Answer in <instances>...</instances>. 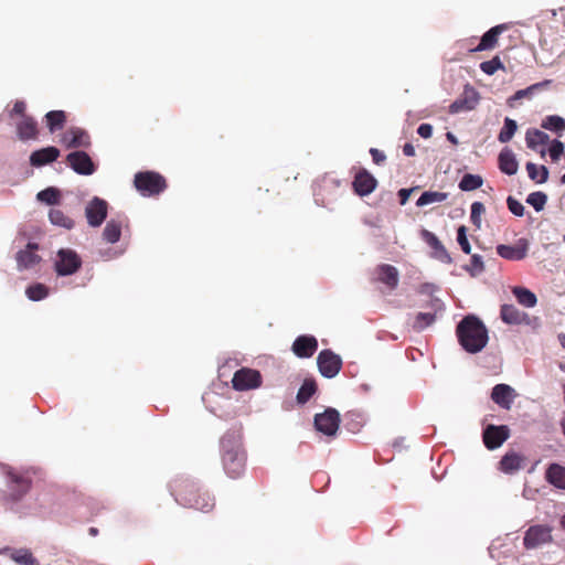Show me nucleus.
Listing matches in <instances>:
<instances>
[{"instance_id":"62","label":"nucleus","mask_w":565,"mask_h":565,"mask_svg":"<svg viewBox=\"0 0 565 565\" xmlns=\"http://www.w3.org/2000/svg\"><path fill=\"white\" fill-rule=\"evenodd\" d=\"M97 533H98V530H97L96 527H90V529H89V534H90V535H94V536H95V535H97Z\"/></svg>"},{"instance_id":"37","label":"nucleus","mask_w":565,"mask_h":565,"mask_svg":"<svg viewBox=\"0 0 565 565\" xmlns=\"http://www.w3.org/2000/svg\"><path fill=\"white\" fill-rule=\"evenodd\" d=\"M550 83V81H544L541 83L533 84L524 89H519L508 99V104L510 106H513L514 102L521 100L523 98H530L536 90L548 85Z\"/></svg>"},{"instance_id":"57","label":"nucleus","mask_w":565,"mask_h":565,"mask_svg":"<svg viewBox=\"0 0 565 565\" xmlns=\"http://www.w3.org/2000/svg\"><path fill=\"white\" fill-rule=\"evenodd\" d=\"M435 290H436V286L435 285H433V284H423L420 286L419 292L424 294V295L431 296Z\"/></svg>"},{"instance_id":"15","label":"nucleus","mask_w":565,"mask_h":565,"mask_svg":"<svg viewBox=\"0 0 565 565\" xmlns=\"http://www.w3.org/2000/svg\"><path fill=\"white\" fill-rule=\"evenodd\" d=\"M420 237L433 249L434 258L445 264H450L452 262L451 256L434 233L424 228L420 232Z\"/></svg>"},{"instance_id":"21","label":"nucleus","mask_w":565,"mask_h":565,"mask_svg":"<svg viewBox=\"0 0 565 565\" xmlns=\"http://www.w3.org/2000/svg\"><path fill=\"white\" fill-rule=\"evenodd\" d=\"M184 504L193 508L195 510H200L202 512H209L214 507V500L210 497L209 493H195L189 492L183 498Z\"/></svg>"},{"instance_id":"3","label":"nucleus","mask_w":565,"mask_h":565,"mask_svg":"<svg viewBox=\"0 0 565 565\" xmlns=\"http://www.w3.org/2000/svg\"><path fill=\"white\" fill-rule=\"evenodd\" d=\"M81 256L72 248H60L54 262V270L60 277L74 275L82 267Z\"/></svg>"},{"instance_id":"39","label":"nucleus","mask_w":565,"mask_h":565,"mask_svg":"<svg viewBox=\"0 0 565 565\" xmlns=\"http://www.w3.org/2000/svg\"><path fill=\"white\" fill-rule=\"evenodd\" d=\"M483 184V179L479 174L466 173L461 178L458 186L461 191L469 192L479 189Z\"/></svg>"},{"instance_id":"58","label":"nucleus","mask_w":565,"mask_h":565,"mask_svg":"<svg viewBox=\"0 0 565 565\" xmlns=\"http://www.w3.org/2000/svg\"><path fill=\"white\" fill-rule=\"evenodd\" d=\"M25 110V104L22 100L15 102L12 113L17 115H23Z\"/></svg>"},{"instance_id":"29","label":"nucleus","mask_w":565,"mask_h":565,"mask_svg":"<svg viewBox=\"0 0 565 565\" xmlns=\"http://www.w3.org/2000/svg\"><path fill=\"white\" fill-rule=\"evenodd\" d=\"M505 30V26L503 24L495 25L488 30L480 39V42L478 46L475 49V51H486L489 49H492L497 41L498 36Z\"/></svg>"},{"instance_id":"25","label":"nucleus","mask_w":565,"mask_h":565,"mask_svg":"<svg viewBox=\"0 0 565 565\" xmlns=\"http://www.w3.org/2000/svg\"><path fill=\"white\" fill-rule=\"evenodd\" d=\"M546 481L557 489L565 490V467L553 462L545 471Z\"/></svg>"},{"instance_id":"33","label":"nucleus","mask_w":565,"mask_h":565,"mask_svg":"<svg viewBox=\"0 0 565 565\" xmlns=\"http://www.w3.org/2000/svg\"><path fill=\"white\" fill-rule=\"evenodd\" d=\"M437 320L436 313H431L428 311L418 312L415 315L414 320L412 322V328L416 332H422L426 328L434 324Z\"/></svg>"},{"instance_id":"35","label":"nucleus","mask_w":565,"mask_h":565,"mask_svg":"<svg viewBox=\"0 0 565 565\" xmlns=\"http://www.w3.org/2000/svg\"><path fill=\"white\" fill-rule=\"evenodd\" d=\"M317 392V383L313 379H306L298 390L296 399L300 405L306 404Z\"/></svg>"},{"instance_id":"32","label":"nucleus","mask_w":565,"mask_h":565,"mask_svg":"<svg viewBox=\"0 0 565 565\" xmlns=\"http://www.w3.org/2000/svg\"><path fill=\"white\" fill-rule=\"evenodd\" d=\"M525 142L529 149L537 150V146L550 142V136L539 129H529L525 135Z\"/></svg>"},{"instance_id":"14","label":"nucleus","mask_w":565,"mask_h":565,"mask_svg":"<svg viewBox=\"0 0 565 565\" xmlns=\"http://www.w3.org/2000/svg\"><path fill=\"white\" fill-rule=\"evenodd\" d=\"M530 243L526 238H519L515 245L500 244L495 247L500 257L508 260H522L526 257Z\"/></svg>"},{"instance_id":"24","label":"nucleus","mask_w":565,"mask_h":565,"mask_svg":"<svg viewBox=\"0 0 565 565\" xmlns=\"http://www.w3.org/2000/svg\"><path fill=\"white\" fill-rule=\"evenodd\" d=\"M498 162L501 172L508 175H514L518 172L519 162L510 148L505 147L500 151Z\"/></svg>"},{"instance_id":"56","label":"nucleus","mask_w":565,"mask_h":565,"mask_svg":"<svg viewBox=\"0 0 565 565\" xmlns=\"http://www.w3.org/2000/svg\"><path fill=\"white\" fill-rule=\"evenodd\" d=\"M412 192H413V189H401L398 191L399 202L402 205L406 204Z\"/></svg>"},{"instance_id":"55","label":"nucleus","mask_w":565,"mask_h":565,"mask_svg":"<svg viewBox=\"0 0 565 565\" xmlns=\"http://www.w3.org/2000/svg\"><path fill=\"white\" fill-rule=\"evenodd\" d=\"M417 134L422 138H429L433 135V126L430 124H420L417 128Z\"/></svg>"},{"instance_id":"12","label":"nucleus","mask_w":565,"mask_h":565,"mask_svg":"<svg viewBox=\"0 0 565 565\" xmlns=\"http://www.w3.org/2000/svg\"><path fill=\"white\" fill-rule=\"evenodd\" d=\"M483 443L486 447L490 450L499 448L509 437L510 429L505 425H488L483 429Z\"/></svg>"},{"instance_id":"30","label":"nucleus","mask_w":565,"mask_h":565,"mask_svg":"<svg viewBox=\"0 0 565 565\" xmlns=\"http://www.w3.org/2000/svg\"><path fill=\"white\" fill-rule=\"evenodd\" d=\"M512 294L518 302L525 308H533L537 303L535 294L525 287L515 286L512 288Z\"/></svg>"},{"instance_id":"50","label":"nucleus","mask_w":565,"mask_h":565,"mask_svg":"<svg viewBox=\"0 0 565 565\" xmlns=\"http://www.w3.org/2000/svg\"><path fill=\"white\" fill-rule=\"evenodd\" d=\"M457 242L465 254L471 253V245L468 241L467 228L465 225L459 226L457 230Z\"/></svg>"},{"instance_id":"47","label":"nucleus","mask_w":565,"mask_h":565,"mask_svg":"<svg viewBox=\"0 0 565 565\" xmlns=\"http://www.w3.org/2000/svg\"><path fill=\"white\" fill-rule=\"evenodd\" d=\"M465 270L470 274L471 277H477L484 270V263L482 256L473 254L471 256L470 265H466Z\"/></svg>"},{"instance_id":"22","label":"nucleus","mask_w":565,"mask_h":565,"mask_svg":"<svg viewBox=\"0 0 565 565\" xmlns=\"http://www.w3.org/2000/svg\"><path fill=\"white\" fill-rule=\"evenodd\" d=\"M60 157V150L54 146H49L35 150L30 156V163L33 167H42L54 162Z\"/></svg>"},{"instance_id":"53","label":"nucleus","mask_w":565,"mask_h":565,"mask_svg":"<svg viewBox=\"0 0 565 565\" xmlns=\"http://www.w3.org/2000/svg\"><path fill=\"white\" fill-rule=\"evenodd\" d=\"M428 312L436 313L438 317L439 315H443L445 311V303L441 299L437 297H431L429 302L427 303Z\"/></svg>"},{"instance_id":"45","label":"nucleus","mask_w":565,"mask_h":565,"mask_svg":"<svg viewBox=\"0 0 565 565\" xmlns=\"http://www.w3.org/2000/svg\"><path fill=\"white\" fill-rule=\"evenodd\" d=\"M541 127L552 131L564 130L565 120L561 116L550 115L542 120Z\"/></svg>"},{"instance_id":"7","label":"nucleus","mask_w":565,"mask_h":565,"mask_svg":"<svg viewBox=\"0 0 565 565\" xmlns=\"http://www.w3.org/2000/svg\"><path fill=\"white\" fill-rule=\"evenodd\" d=\"M317 365L323 377L333 379L339 374L342 367V360L340 355L329 349H326L318 354Z\"/></svg>"},{"instance_id":"26","label":"nucleus","mask_w":565,"mask_h":565,"mask_svg":"<svg viewBox=\"0 0 565 565\" xmlns=\"http://www.w3.org/2000/svg\"><path fill=\"white\" fill-rule=\"evenodd\" d=\"M10 553V558L19 565H40L38 559L28 548L11 550L4 547L0 550V554Z\"/></svg>"},{"instance_id":"13","label":"nucleus","mask_w":565,"mask_h":565,"mask_svg":"<svg viewBox=\"0 0 565 565\" xmlns=\"http://www.w3.org/2000/svg\"><path fill=\"white\" fill-rule=\"evenodd\" d=\"M232 385L236 391L256 388L260 385L259 372L250 369H241L234 373Z\"/></svg>"},{"instance_id":"23","label":"nucleus","mask_w":565,"mask_h":565,"mask_svg":"<svg viewBox=\"0 0 565 565\" xmlns=\"http://www.w3.org/2000/svg\"><path fill=\"white\" fill-rule=\"evenodd\" d=\"M514 390L508 384H497L491 392L492 401L504 409H510Z\"/></svg>"},{"instance_id":"4","label":"nucleus","mask_w":565,"mask_h":565,"mask_svg":"<svg viewBox=\"0 0 565 565\" xmlns=\"http://www.w3.org/2000/svg\"><path fill=\"white\" fill-rule=\"evenodd\" d=\"M134 182L136 189L148 196L159 194L167 186L164 178L153 171L138 172Z\"/></svg>"},{"instance_id":"60","label":"nucleus","mask_w":565,"mask_h":565,"mask_svg":"<svg viewBox=\"0 0 565 565\" xmlns=\"http://www.w3.org/2000/svg\"><path fill=\"white\" fill-rule=\"evenodd\" d=\"M446 138H447V140H448V141H450L452 145H457V143H458V139H457V137H456L452 132H450V131H448V132L446 134Z\"/></svg>"},{"instance_id":"46","label":"nucleus","mask_w":565,"mask_h":565,"mask_svg":"<svg viewBox=\"0 0 565 565\" xmlns=\"http://www.w3.org/2000/svg\"><path fill=\"white\" fill-rule=\"evenodd\" d=\"M547 202V195L542 191H535L527 195L526 203L530 204L536 212L544 209Z\"/></svg>"},{"instance_id":"9","label":"nucleus","mask_w":565,"mask_h":565,"mask_svg":"<svg viewBox=\"0 0 565 565\" xmlns=\"http://www.w3.org/2000/svg\"><path fill=\"white\" fill-rule=\"evenodd\" d=\"M68 166L81 175H92L96 171V166L89 154L82 150L70 152L66 157Z\"/></svg>"},{"instance_id":"6","label":"nucleus","mask_w":565,"mask_h":565,"mask_svg":"<svg viewBox=\"0 0 565 565\" xmlns=\"http://www.w3.org/2000/svg\"><path fill=\"white\" fill-rule=\"evenodd\" d=\"M313 425L319 433L334 437L340 425V413L335 408L328 407L323 413L315 415Z\"/></svg>"},{"instance_id":"52","label":"nucleus","mask_w":565,"mask_h":565,"mask_svg":"<svg viewBox=\"0 0 565 565\" xmlns=\"http://www.w3.org/2000/svg\"><path fill=\"white\" fill-rule=\"evenodd\" d=\"M507 205H508L509 211L512 214H514L515 216L521 217L524 215L525 209H524L523 204L520 201H518L516 199H514L513 196H511V195L508 196Z\"/></svg>"},{"instance_id":"43","label":"nucleus","mask_w":565,"mask_h":565,"mask_svg":"<svg viewBox=\"0 0 565 565\" xmlns=\"http://www.w3.org/2000/svg\"><path fill=\"white\" fill-rule=\"evenodd\" d=\"M518 129V124L514 119L507 117L503 127L498 135V140L502 143L509 142Z\"/></svg>"},{"instance_id":"44","label":"nucleus","mask_w":565,"mask_h":565,"mask_svg":"<svg viewBox=\"0 0 565 565\" xmlns=\"http://www.w3.org/2000/svg\"><path fill=\"white\" fill-rule=\"evenodd\" d=\"M25 295L32 301H40L47 297L49 288L43 284L36 282L26 288Z\"/></svg>"},{"instance_id":"38","label":"nucleus","mask_w":565,"mask_h":565,"mask_svg":"<svg viewBox=\"0 0 565 565\" xmlns=\"http://www.w3.org/2000/svg\"><path fill=\"white\" fill-rule=\"evenodd\" d=\"M49 218L53 225L61 226L66 230H72L75 225V222L71 217L57 209H52L49 212Z\"/></svg>"},{"instance_id":"34","label":"nucleus","mask_w":565,"mask_h":565,"mask_svg":"<svg viewBox=\"0 0 565 565\" xmlns=\"http://www.w3.org/2000/svg\"><path fill=\"white\" fill-rule=\"evenodd\" d=\"M525 169L529 178L536 183L542 184L548 180L550 171L545 166H537L533 162H527Z\"/></svg>"},{"instance_id":"64","label":"nucleus","mask_w":565,"mask_h":565,"mask_svg":"<svg viewBox=\"0 0 565 565\" xmlns=\"http://www.w3.org/2000/svg\"><path fill=\"white\" fill-rule=\"evenodd\" d=\"M561 183L565 184V173L561 177Z\"/></svg>"},{"instance_id":"10","label":"nucleus","mask_w":565,"mask_h":565,"mask_svg":"<svg viewBox=\"0 0 565 565\" xmlns=\"http://www.w3.org/2000/svg\"><path fill=\"white\" fill-rule=\"evenodd\" d=\"M38 249V243L29 242L25 248L20 249L15 254L17 268L19 271L33 269L36 265H39L42 262V257L39 254H36Z\"/></svg>"},{"instance_id":"11","label":"nucleus","mask_w":565,"mask_h":565,"mask_svg":"<svg viewBox=\"0 0 565 565\" xmlns=\"http://www.w3.org/2000/svg\"><path fill=\"white\" fill-rule=\"evenodd\" d=\"M479 102V93L470 85H466L462 94L449 106V113L458 114L472 110Z\"/></svg>"},{"instance_id":"49","label":"nucleus","mask_w":565,"mask_h":565,"mask_svg":"<svg viewBox=\"0 0 565 565\" xmlns=\"http://www.w3.org/2000/svg\"><path fill=\"white\" fill-rule=\"evenodd\" d=\"M484 211V205L481 202L477 201L471 204L470 220L477 228L481 226V214H483Z\"/></svg>"},{"instance_id":"17","label":"nucleus","mask_w":565,"mask_h":565,"mask_svg":"<svg viewBox=\"0 0 565 565\" xmlns=\"http://www.w3.org/2000/svg\"><path fill=\"white\" fill-rule=\"evenodd\" d=\"M9 478L10 498L12 501L18 502L29 491L31 481L11 470L7 472Z\"/></svg>"},{"instance_id":"54","label":"nucleus","mask_w":565,"mask_h":565,"mask_svg":"<svg viewBox=\"0 0 565 565\" xmlns=\"http://www.w3.org/2000/svg\"><path fill=\"white\" fill-rule=\"evenodd\" d=\"M370 154L372 156L375 164H382L386 160L385 153L376 148H371Z\"/></svg>"},{"instance_id":"27","label":"nucleus","mask_w":565,"mask_h":565,"mask_svg":"<svg viewBox=\"0 0 565 565\" xmlns=\"http://www.w3.org/2000/svg\"><path fill=\"white\" fill-rule=\"evenodd\" d=\"M502 472L512 475L522 468V457L513 451L507 452L499 462Z\"/></svg>"},{"instance_id":"19","label":"nucleus","mask_w":565,"mask_h":565,"mask_svg":"<svg viewBox=\"0 0 565 565\" xmlns=\"http://www.w3.org/2000/svg\"><path fill=\"white\" fill-rule=\"evenodd\" d=\"M66 148H86L90 145L89 135L82 128H71L63 136Z\"/></svg>"},{"instance_id":"28","label":"nucleus","mask_w":565,"mask_h":565,"mask_svg":"<svg viewBox=\"0 0 565 565\" xmlns=\"http://www.w3.org/2000/svg\"><path fill=\"white\" fill-rule=\"evenodd\" d=\"M377 278L388 288L394 289L398 284V270L392 265L383 264L377 268Z\"/></svg>"},{"instance_id":"59","label":"nucleus","mask_w":565,"mask_h":565,"mask_svg":"<svg viewBox=\"0 0 565 565\" xmlns=\"http://www.w3.org/2000/svg\"><path fill=\"white\" fill-rule=\"evenodd\" d=\"M403 153H404L405 156H407V157H413V156H415V148H414V146H413L412 143H408V142H407V143H405V145L403 146Z\"/></svg>"},{"instance_id":"48","label":"nucleus","mask_w":565,"mask_h":565,"mask_svg":"<svg viewBox=\"0 0 565 565\" xmlns=\"http://www.w3.org/2000/svg\"><path fill=\"white\" fill-rule=\"evenodd\" d=\"M500 68H503V64L499 56H494L493 58L480 64V70L487 75H493Z\"/></svg>"},{"instance_id":"41","label":"nucleus","mask_w":565,"mask_h":565,"mask_svg":"<svg viewBox=\"0 0 565 565\" xmlns=\"http://www.w3.org/2000/svg\"><path fill=\"white\" fill-rule=\"evenodd\" d=\"M45 118L51 132L62 129L66 120V116L63 110H51L45 115Z\"/></svg>"},{"instance_id":"42","label":"nucleus","mask_w":565,"mask_h":565,"mask_svg":"<svg viewBox=\"0 0 565 565\" xmlns=\"http://www.w3.org/2000/svg\"><path fill=\"white\" fill-rule=\"evenodd\" d=\"M36 199L47 205L58 204L61 192L57 188L49 186L36 194Z\"/></svg>"},{"instance_id":"61","label":"nucleus","mask_w":565,"mask_h":565,"mask_svg":"<svg viewBox=\"0 0 565 565\" xmlns=\"http://www.w3.org/2000/svg\"><path fill=\"white\" fill-rule=\"evenodd\" d=\"M557 338H558L561 345L565 349V334L559 333Z\"/></svg>"},{"instance_id":"63","label":"nucleus","mask_w":565,"mask_h":565,"mask_svg":"<svg viewBox=\"0 0 565 565\" xmlns=\"http://www.w3.org/2000/svg\"><path fill=\"white\" fill-rule=\"evenodd\" d=\"M559 524L565 530V514L561 518Z\"/></svg>"},{"instance_id":"20","label":"nucleus","mask_w":565,"mask_h":565,"mask_svg":"<svg viewBox=\"0 0 565 565\" xmlns=\"http://www.w3.org/2000/svg\"><path fill=\"white\" fill-rule=\"evenodd\" d=\"M500 317L507 324L530 323L529 315L519 310L514 305H502L500 309Z\"/></svg>"},{"instance_id":"36","label":"nucleus","mask_w":565,"mask_h":565,"mask_svg":"<svg viewBox=\"0 0 565 565\" xmlns=\"http://www.w3.org/2000/svg\"><path fill=\"white\" fill-rule=\"evenodd\" d=\"M448 193L438 191H425L418 198L416 205L418 207L426 206L433 203H441L447 200Z\"/></svg>"},{"instance_id":"51","label":"nucleus","mask_w":565,"mask_h":565,"mask_svg":"<svg viewBox=\"0 0 565 565\" xmlns=\"http://www.w3.org/2000/svg\"><path fill=\"white\" fill-rule=\"evenodd\" d=\"M550 157L553 161H557L564 152V145L561 140L554 139L548 148Z\"/></svg>"},{"instance_id":"18","label":"nucleus","mask_w":565,"mask_h":565,"mask_svg":"<svg viewBox=\"0 0 565 565\" xmlns=\"http://www.w3.org/2000/svg\"><path fill=\"white\" fill-rule=\"evenodd\" d=\"M377 185L376 179L366 170H362L356 173L353 188L360 196H366L371 194Z\"/></svg>"},{"instance_id":"1","label":"nucleus","mask_w":565,"mask_h":565,"mask_svg":"<svg viewBox=\"0 0 565 565\" xmlns=\"http://www.w3.org/2000/svg\"><path fill=\"white\" fill-rule=\"evenodd\" d=\"M456 335L461 348L470 354L481 352L489 342V332L476 315L465 316L456 327Z\"/></svg>"},{"instance_id":"8","label":"nucleus","mask_w":565,"mask_h":565,"mask_svg":"<svg viewBox=\"0 0 565 565\" xmlns=\"http://www.w3.org/2000/svg\"><path fill=\"white\" fill-rule=\"evenodd\" d=\"M108 203L99 196H94L85 207L87 223L92 227L100 226L107 217Z\"/></svg>"},{"instance_id":"5","label":"nucleus","mask_w":565,"mask_h":565,"mask_svg":"<svg viewBox=\"0 0 565 565\" xmlns=\"http://www.w3.org/2000/svg\"><path fill=\"white\" fill-rule=\"evenodd\" d=\"M553 529L550 525H531L524 533L523 545L526 550H535L553 541Z\"/></svg>"},{"instance_id":"2","label":"nucleus","mask_w":565,"mask_h":565,"mask_svg":"<svg viewBox=\"0 0 565 565\" xmlns=\"http://www.w3.org/2000/svg\"><path fill=\"white\" fill-rule=\"evenodd\" d=\"M222 462L226 475L238 478L245 470L246 456L239 430H228L221 439Z\"/></svg>"},{"instance_id":"16","label":"nucleus","mask_w":565,"mask_h":565,"mask_svg":"<svg viewBox=\"0 0 565 565\" xmlns=\"http://www.w3.org/2000/svg\"><path fill=\"white\" fill-rule=\"evenodd\" d=\"M318 349V341L313 335L303 334L296 338L292 343V352L296 356L308 359L313 355Z\"/></svg>"},{"instance_id":"31","label":"nucleus","mask_w":565,"mask_h":565,"mask_svg":"<svg viewBox=\"0 0 565 565\" xmlns=\"http://www.w3.org/2000/svg\"><path fill=\"white\" fill-rule=\"evenodd\" d=\"M17 130L21 140L33 139L38 135L36 121L31 117H23L18 124Z\"/></svg>"},{"instance_id":"40","label":"nucleus","mask_w":565,"mask_h":565,"mask_svg":"<svg viewBox=\"0 0 565 565\" xmlns=\"http://www.w3.org/2000/svg\"><path fill=\"white\" fill-rule=\"evenodd\" d=\"M120 236H121L120 223H118L114 220L108 221L103 231L104 239L110 244H115L120 239Z\"/></svg>"}]
</instances>
